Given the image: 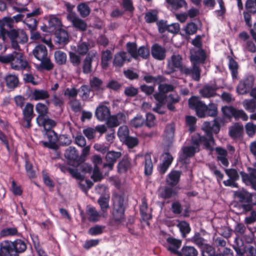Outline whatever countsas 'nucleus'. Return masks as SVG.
Returning a JSON list of instances; mask_svg holds the SVG:
<instances>
[{
    "label": "nucleus",
    "mask_w": 256,
    "mask_h": 256,
    "mask_svg": "<svg viewBox=\"0 0 256 256\" xmlns=\"http://www.w3.org/2000/svg\"><path fill=\"white\" fill-rule=\"evenodd\" d=\"M1 34L3 40L6 38H10L12 48L16 50H20L19 43H25L28 40L26 34L23 30L12 28L8 30L2 28Z\"/></svg>",
    "instance_id": "obj_4"
},
{
    "label": "nucleus",
    "mask_w": 256,
    "mask_h": 256,
    "mask_svg": "<svg viewBox=\"0 0 256 256\" xmlns=\"http://www.w3.org/2000/svg\"><path fill=\"white\" fill-rule=\"evenodd\" d=\"M196 117L192 116H186V122L189 127V131L193 132L196 130Z\"/></svg>",
    "instance_id": "obj_54"
},
{
    "label": "nucleus",
    "mask_w": 256,
    "mask_h": 256,
    "mask_svg": "<svg viewBox=\"0 0 256 256\" xmlns=\"http://www.w3.org/2000/svg\"><path fill=\"white\" fill-rule=\"evenodd\" d=\"M166 50L165 48L155 43L151 47V54L153 58L158 60H163L166 58Z\"/></svg>",
    "instance_id": "obj_19"
},
{
    "label": "nucleus",
    "mask_w": 256,
    "mask_h": 256,
    "mask_svg": "<svg viewBox=\"0 0 256 256\" xmlns=\"http://www.w3.org/2000/svg\"><path fill=\"white\" fill-rule=\"evenodd\" d=\"M243 104L245 109L248 112H253L256 110V100H244Z\"/></svg>",
    "instance_id": "obj_48"
},
{
    "label": "nucleus",
    "mask_w": 256,
    "mask_h": 256,
    "mask_svg": "<svg viewBox=\"0 0 256 256\" xmlns=\"http://www.w3.org/2000/svg\"><path fill=\"white\" fill-rule=\"evenodd\" d=\"M0 62L4 64L10 63L12 68L16 70H24L30 68L28 62L24 60L23 54L16 51L6 56H0Z\"/></svg>",
    "instance_id": "obj_6"
},
{
    "label": "nucleus",
    "mask_w": 256,
    "mask_h": 256,
    "mask_svg": "<svg viewBox=\"0 0 256 256\" xmlns=\"http://www.w3.org/2000/svg\"><path fill=\"white\" fill-rule=\"evenodd\" d=\"M93 58L92 56L87 55L83 62L82 71L84 74H88L92 72V64Z\"/></svg>",
    "instance_id": "obj_41"
},
{
    "label": "nucleus",
    "mask_w": 256,
    "mask_h": 256,
    "mask_svg": "<svg viewBox=\"0 0 256 256\" xmlns=\"http://www.w3.org/2000/svg\"><path fill=\"white\" fill-rule=\"evenodd\" d=\"M42 12L40 8H38L32 12L28 13L26 14V18L25 20V22L28 26L32 30H35L36 29L38 23L36 20L32 17L39 16Z\"/></svg>",
    "instance_id": "obj_21"
},
{
    "label": "nucleus",
    "mask_w": 256,
    "mask_h": 256,
    "mask_svg": "<svg viewBox=\"0 0 256 256\" xmlns=\"http://www.w3.org/2000/svg\"><path fill=\"white\" fill-rule=\"evenodd\" d=\"M112 200V220L116 224H122L125 221L124 199L122 196L114 194Z\"/></svg>",
    "instance_id": "obj_5"
},
{
    "label": "nucleus",
    "mask_w": 256,
    "mask_h": 256,
    "mask_svg": "<svg viewBox=\"0 0 256 256\" xmlns=\"http://www.w3.org/2000/svg\"><path fill=\"white\" fill-rule=\"evenodd\" d=\"M254 78L252 76L244 78L240 81L237 88L236 91L240 94H248L253 86Z\"/></svg>",
    "instance_id": "obj_12"
},
{
    "label": "nucleus",
    "mask_w": 256,
    "mask_h": 256,
    "mask_svg": "<svg viewBox=\"0 0 256 256\" xmlns=\"http://www.w3.org/2000/svg\"><path fill=\"white\" fill-rule=\"evenodd\" d=\"M144 124V120L142 116L138 115L132 118L130 122V124L132 127L138 128L142 126Z\"/></svg>",
    "instance_id": "obj_51"
},
{
    "label": "nucleus",
    "mask_w": 256,
    "mask_h": 256,
    "mask_svg": "<svg viewBox=\"0 0 256 256\" xmlns=\"http://www.w3.org/2000/svg\"><path fill=\"white\" fill-rule=\"evenodd\" d=\"M112 58V54L109 50L102 52L100 65L103 70H106L109 66V62Z\"/></svg>",
    "instance_id": "obj_28"
},
{
    "label": "nucleus",
    "mask_w": 256,
    "mask_h": 256,
    "mask_svg": "<svg viewBox=\"0 0 256 256\" xmlns=\"http://www.w3.org/2000/svg\"><path fill=\"white\" fill-rule=\"evenodd\" d=\"M168 4H170L172 8L174 10H178L187 6L185 0H172Z\"/></svg>",
    "instance_id": "obj_62"
},
{
    "label": "nucleus",
    "mask_w": 256,
    "mask_h": 256,
    "mask_svg": "<svg viewBox=\"0 0 256 256\" xmlns=\"http://www.w3.org/2000/svg\"><path fill=\"white\" fill-rule=\"evenodd\" d=\"M51 102L55 106L62 107L64 106V102L62 96L58 95L56 92L52 94V98L50 100Z\"/></svg>",
    "instance_id": "obj_53"
},
{
    "label": "nucleus",
    "mask_w": 256,
    "mask_h": 256,
    "mask_svg": "<svg viewBox=\"0 0 256 256\" xmlns=\"http://www.w3.org/2000/svg\"><path fill=\"white\" fill-rule=\"evenodd\" d=\"M104 228V226L96 225L89 229L88 234L92 236L100 234L103 232Z\"/></svg>",
    "instance_id": "obj_58"
},
{
    "label": "nucleus",
    "mask_w": 256,
    "mask_h": 256,
    "mask_svg": "<svg viewBox=\"0 0 256 256\" xmlns=\"http://www.w3.org/2000/svg\"><path fill=\"white\" fill-rule=\"evenodd\" d=\"M78 184L80 188L84 192H86L93 185V182L100 181L102 177H91L92 181L88 180L86 177H74Z\"/></svg>",
    "instance_id": "obj_17"
},
{
    "label": "nucleus",
    "mask_w": 256,
    "mask_h": 256,
    "mask_svg": "<svg viewBox=\"0 0 256 256\" xmlns=\"http://www.w3.org/2000/svg\"><path fill=\"white\" fill-rule=\"evenodd\" d=\"M110 108L104 104H100L95 111V116L96 118L101 122L106 121L110 116Z\"/></svg>",
    "instance_id": "obj_22"
},
{
    "label": "nucleus",
    "mask_w": 256,
    "mask_h": 256,
    "mask_svg": "<svg viewBox=\"0 0 256 256\" xmlns=\"http://www.w3.org/2000/svg\"><path fill=\"white\" fill-rule=\"evenodd\" d=\"M228 68L231 72L232 76L233 78H236L238 75V62L231 56H228Z\"/></svg>",
    "instance_id": "obj_42"
},
{
    "label": "nucleus",
    "mask_w": 256,
    "mask_h": 256,
    "mask_svg": "<svg viewBox=\"0 0 256 256\" xmlns=\"http://www.w3.org/2000/svg\"><path fill=\"white\" fill-rule=\"evenodd\" d=\"M130 162L127 158L124 157L118 164V172L120 174H124L130 168Z\"/></svg>",
    "instance_id": "obj_36"
},
{
    "label": "nucleus",
    "mask_w": 256,
    "mask_h": 256,
    "mask_svg": "<svg viewBox=\"0 0 256 256\" xmlns=\"http://www.w3.org/2000/svg\"><path fill=\"white\" fill-rule=\"evenodd\" d=\"M180 188L178 187L174 188L168 186L161 187L159 189L158 196L164 200L172 198L177 196Z\"/></svg>",
    "instance_id": "obj_18"
},
{
    "label": "nucleus",
    "mask_w": 256,
    "mask_h": 256,
    "mask_svg": "<svg viewBox=\"0 0 256 256\" xmlns=\"http://www.w3.org/2000/svg\"><path fill=\"white\" fill-rule=\"evenodd\" d=\"M69 55L70 62L74 66H78L81 62L80 56L77 55L76 53L72 52H69Z\"/></svg>",
    "instance_id": "obj_64"
},
{
    "label": "nucleus",
    "mask_w": 256,
    "mask_h": 256,
    "mask_svg": "<svg viewBox=\"0 0 256 256\" xmlns=\"http://www.w3.org/2000/svg\"><path fill=\"white\" fill-rule=\"evenodd\" d=\"M150 210L148 209V204L144 198L142 200V204L140 206V212L142 218L144 220H149L152 218Z\"/></svg>",
    "instance_id": "obj_37"
},
{
    "label": "nucleus",
    "mask_w": 256,
    "mask_h": 256,
    "mask_svg": "<svg viewBox=\"0 0 256 256\" xmlns=\"http://www.w3.org/2000/svg\"><path fill=\"white\" fill-rule=\"evenodd\" d=\"M36 110L38 114L36 118V121L46 117L48 112V106L42 102H38L36 105Z\"/></svg>",
    "instance_id": "obj_35"
},
{
    "label": "nucleus",
    "mask_w": 256,
    "mask_h": 256,
    "mask_svg": "<svg viewBox=\"0 0 256 256\" xmlns=\"http://www.w3.org/2000/svg\"><path fill=\"white\" fill-rule=\"evenodd\" d=\"M188 105L190 109L196 112L198 118L216 117L214 119L217 118L218 110L215 104L210 103L207 106L198 96H192L188 100Z\"/></svg>",
    "instance_id": "obj_2"
},
{
    "label": "nucleus",
    "mask_w": 256,
    "mask_h": 256,
    "mask_svg": "<svg viewBox=\"0 0 256 256\" xmlns=\"http://www.w3.org/2000/svg\"><path fill=\"white\" fill-rule=\"evenodd\" d=\"M36 122L39 126L43 127L46 132L54 130L52 128L56 125V122L48 116L44 117L40 120H36Z\"/></svg>",
    "instance_id": "obj_25"
},
{
    "label": "nucleus",
    "mask_w": 256,
    "mask_h": 256,
    "mask_svg": "<svg viewBox=\"0 0 256 256\" xmlns=\"http://www.w3.org/2000/svg\"><path fill=\"white\" fill-rule=\"evenodd\" d=\"M77 10L80 16L83 18L87 17L90 13V8L88 5L85 2H82L77 6Z\"/></svg>",
    "instance_id": "obj_39"
},
{
    "label": "nucleus",
    "mask_w": 256,
    "mask_h": 256,
    "mask_svg": "<svg viewBox=\"0 0 256 256\" xmlns=\"http://www.w3.org/2000/svg\"><path fill=\"white\" fill-rule=\"evenodd\" d=\"M62 26V24L60 18L55 16H50L48 20V32H54L61 28Z\"/></svg>",
    "instance_id": "obj_27"
},
{
    "label": "nucleus",
    "mask_w": 256,
    "mask_h": 256,
    "mask_svg": "<svg viewBox=\"0 0 256 256\" xmlns=\"http://www.w3.org/2000/svg\"><path fill=\"white\" fill-rule=\"evenodd\" d=\"M216 88L215 86L205 85L200 90V94L204 98H210L216 95Z\"/></svg>",
    "instance_id": "obj_34"
},
{
    "label": "nucleus",
    "mask_w": 256,
    "mask_h": 256,
    "mask_svg": "<svg viewBox=\"0 0 256 256\" xmlns=\"http://www.w3.org/2000/svg\"><path fill=\"white\" fill-rule=\"evenodd\" d=\"M144 174L148 176L152 174L153 170V164L150 154H146L144 156Z\"/></svg>",
    "instance_id": "obj_38"
},
{
    "label": "nucleus",
    "mask_w": 256,
    "mask_h": 256,
    "mask_svg": "<svg viewBox=\"0 0 256 256\" xmlns=\"http://www.w3.org/2000/svg\"><path fill=\"white\" fill-rule=\"evenodd\" d=\"M234 107L233 106H225L222 108V112L225 118H232V115L234 110Z\"/></svg>",
    "instance_id": "obj_61"
},
{
    "label": "nucleus",
    "mask_w": 256,
    "mask_h": 256,
    "mask_svg": "<svg viewBox=\"0 0 256 256\" xmlns=\"http://www.w3.org/2000/svg\"><path fill=\"white\" fill-rule=\"evenodd\" d=\"M109 200L110 197L108 196H100L98 200V202L100 208L102 218H106L108 216V210L109 208Z\"/></svg>",
    "instance_id": "obj_31"
},
{
    "label": "nucleus",
    "mask_w": 256,
    "mask_h": 256,
    "mask_svg": "<svg viewBox=\"0 0 256 256\" xmlns=\"http://www.w3.org/2000/svg\"><path fill=\"white\" fill-rule=\"evenodd\" d=\"M132 60L131 57L128 52L120 51L116 53L112 60V66L115 68H121L126 63L130 62Z\"/></svg>",
    "instance_id": "obj_11"
},
{
    "label": "nucleus",
    "mask_w": 256,
    "mask_h": 256,
    "mask_svg": "<svg viewBox=\"0 0 256 256\" xmlns=\"http://www.w3.org/2000/svg\"><path fill=\"white\" fill-rule=\"evenodd\" d=\"M26 95L30 100L35 101L45 100L50 97L46 90L36 88L27 92Z\"/></svg>",
    "instance_id": "obj_13"
},
{
    "label": "nucleus",
    "mask_w": 256,
    "mask_h": 256,
    "mask_svg": "<svg viewBox=\"0 0 256 256\" xmlns=\"http://www.w3.org/2000/svg\"><path fill=\"white\" fill-rule=\"evenodd\" d=\"M175 126L173 123L168 124L165 128L164 134L168 140H172L174 136Z\"/></svg>",
    "instance_id": "obj_45"
},
{
    "label": "nucleus",
    "mask_w": 256,
    "mask_h": 256,
    "mask_svg": "<svg viewBox=\"0 0 256 256\" xmlns=\"http://www.w3.org/2000/svg\"><path fill=\"white\" fill-rule=\"evenodd\" d=\"M224 122V120L222 118H216L212 122H204L202 130L204 132L206 136H201L198 133H196L192 136L191 141L192 146H185L183 148V153L186 157L194 156L196 152L199 151L200 144H202L206 148L212 150V144H214L213 133L218 134Z\"/></svg>",
    "instance_id": "obj_1"
},
{
    "label": "nucleus",
    "mask_w": 256,
    "mask_h": 256,
    "mask_svg": "<svg viewBox=\"0 0 256 256\" xmlns=\"http://www.w3.org/2000/svg\"><path fill=\"white\" fill-rule=\"evenodd\" d=\"M91 90L89 86L86 84L82 85L78 89L80 96L83 101H86L90 97V94Z\"/></svg>",
    "instance_id": "obj_43"
},
{
    "label": "nucleus",
    "mask_w": 256,
    "mask_h": 256,
    "mask_svg": "<svg viewBox=\"0 0 256 256\" xmlns=\"http://www.w3.org/2000/svg\"><path fill=\"white\" fill-rule=\"evenodd\" d=\"M54 32L58 44H66L68 42V34L66 30L61 28Z\"/></svg>",
    "instance_id": "obj_32"
},
{
    "label": "nucleus",
    "mask_w": 256,
    "mask_h": 256,
    "mask_svg": "<svg viewBox=\"0 0 256 256\" xmlns=\"http://www.w3.org/2000/svg\"><path fill=\"white\" fill-rule=\"evenodd\" d=\"M68 18L76 30L80 32H84L86 30L88 25L84 20L76 16L74 14H68Z\"/></svg>",
    "instance_id": "obj_20"
},
{
    "label": "nucleus",
    "mask_w": 256,
    "mask_h": 256,
    "mask_svg": "<svg viewBox=\"0 0 256 256\" xmlns=\"http://www.w3.org/2000/svg\"><path fill=\"white\" fill-rule=\"evenodd\" d=\"M64 156L70 162H74L76 164L83 162L86 160L85 158L79 156L78 150L72 146L66 150Z\"/></svg>",
    "instance_id": "obj_14"
},
{
    "label": "nucleus",
    "mask_w": 256,
    "mask_h": 256,
    "mask_svg": "<svg viewBox=\"0 0 256 256\" xmlns=\"http://www.w3.org/2000/svg\"><path fill=\"white\" fill-rule=\"evenodd\" d=\"M122 156V153L120 152L109 151L108 152L105 157V160L106 162L103 164L104 168H108L110 170L114 168V163Z\"/></svg>",
    "instance_id": "obj_15"
},
{
    "label": "nucleus",
    "mask_w": 256,
    "mask_h": 256,
    "mask_svg": "<svg viewBox=\"0 0 256 256\" xmlns=\"http://www.w3.org/2000/svg\"><path fill=\"white\" fill-rule=\"evenodd\" d=\"M78 164V166L76 169L77 175L82 176L81 175V174H92L90 176H102L100 168L96 166L94 168L91 164L84 162Z\"/></svg>",
    "instance_id": "obj_10"
},
{
    "label": "nucleus",
    "mask_w": 256,
    "mask_h": 256,
    "mask_svg": "<svg viewBox=\"0 0 256 256\" xmlns=\"http://www.w3.org/2000/svg\"><path fill=\"white\" fill-rule=\"evenodd\" d=\"M178 255L182 256H197L198 252L195 248L192 246H184Z\"/></svg>",
    "instance_id": "obj_40"
},
{
    "label": "nucleus",
    "mask_w": 256,
    "mask_h": 256,
    "mask_svg": "<svg viewBox=\"0 0 256 256\" xmlns=\"http://www.w3.org/2000/svg\"><path fill=\"white\" fill-rule=\"evenodd\" d=\"M136 54L138 57L140 56L144 59H147L150 56V50L146 46H142L138 49Z\"/></svg>",
    "instance_id": "obj_60"
},
{
    "label": "nucleus",
    "mask_w": 256,
    "mask_h": 256,
    "mask_svg": "<svg viewBox=\"0 0 256 256\" xmlns=\"http://www.w3.org/2000/svg\"><path fill=\"white\" fill-rule=\"evenodd\" d=\"M124 144L128 148H132L136 146L138 144V138L128 136L124 140Z\"/></svg>",
    "instance_id": "obj_57"
},
{
    "label": "nucleus",
    "mask_w": 256,
    "mask_h": 256,
    "mask_svg": "<svg viewBox=\"0 0 256 256\" xmlns=\"http://www.w3.org/2000/svg\"><path fill=\"white\" fill-rule=\"evenodd\" d=\"M234 196L239 202H250L253 198H256V194H252L244 190L235 192ZM254 204H256V202Z\"/></svg>",
    "instance_id": "obj_24"
},
{
    "label": "nucleus",
    "mask_w": 256,
    "mask_h": 256,
    "mask_svg": "<svg viewBox=\"0 0 256 256\" xmlns=\"http://www.w3.org/2000/svg\"><path fill=\"white\" fill-rule=\"evenodd\" d=\"M26 248V242L21 240L5 241L2 243V252L3 256H18V253L24 252Z\"/></svg>",
    "instance_id": "obj_7"
},
{
    "label": "nucleus",
    "mask_w": 256,
    "mask_h": 256,
    "mask_svg": "<svg viewBox=\"0 0 256 256\" xmlns=\"http://www.w3.org/2000/svg\"><path fill=\"white\" fill-rule=\"evenodd\" d=\"M246 12L252 14L256 13V2L254 0H247L245 4Z\"/></svg>",
    "instance_id": "obj_63"
},
{
    "label": "nucleus",
    "mask_w": 256,
    "mask_h": 256,
    "mask_svg": "<svg viewBox=\"0 0 256 256\" xmlns=\"http://www.w3.org/2000/svg\"><path fill=\"white\" fill-rule=\"evenodd\" d=\"M206 58L205 51L203 49L191 52L190 60L192 64L190 69V76L192 80L198 82L200 78L201 70L200 66V64H204Z\"/></svg>",
    "instance_id": "obj_3"
},
{
    "label": "nucleus",
    "mask_w": 256,
    "mask_h": 256,
    "mask_svg": "<svg viewBox=\"0 0 256 256\" xmlns=\"http://www.w3.org/2000/svg\"><path fill=\"white\" fill-rule=\"evenodd\" d=\"M86 214L88 220L90 222H98L101 218H102V213L90 205L86 206Z\"/></svg>",
    "instance_id": "obj_23"
},
{
    "label": "nucleus",
    "mask_w": 256,
    "mask_h": 256,
    "mask_svg": "<svg viewBox=\"0 0 256 256\" xmlns=\"http://www.w3.org/2000/svg\"><path fill=\"white\" fill-rule=\"evenodd\" d=\"M243 131V126L238 122H236L230 128L228 134L231 138L236 139L242 136Z\"/></svg>",
    "instance_id": "obj_26"
},
{
    "label": "nucleus",
    "mask_w": 256,
    "mask_h": 256,
    "mask_svg": "<svg viewBox=\"0 0 256 256\" xmlns=\"http://www.w3.org/2000/svg\"><path fill=\"white\" fill-rule=\"evenodd\" d=\"M58 168L60 171L65 174H70L71 176H81L80 175H77L76 172L75 168H70V166L64 164H58Z\"/></svg>",
    "instance_id": "obj_55"
},
{
    "label": "nucleus",
    "mask_w": 256,
    "mask_h": 256,
    "mask_svg": "<svg viewBox=\"0 0 256 256\" xmlns=\"http://www.w3.org/2000/svg\"><path fill=\"white\" fill-rule=\"evenodd\" d=\"M184 30L187 35H192L196 34L198 30V26L193 22L188 23L185 28Z\"/></svg>",
    "instance_id": "obj_56"
},
{
    "label": "nucleus",
    "mask_w": 256,
    "mask_h": 256,
    "mask_svg": "<svg viewBox=\"0 0 256 256\" xmlns=\"http://www.w3.org/2000/svg\"><path fill=\"white\" fill-rule=\"evenodd\" d=\"M34 56L38 60H40L46 58L48 52L46 48L43 44L36 46L32 51Z\"/></svg>",
    "instance_id": "obj_30"
},
{
    "label": "nucleus",
    "mask_w": 256,
    "mask_h": 256,
    "mask_svg": "<svg viewBox=\"0 0 256 256\" xmlns=\"http://www.w3.org/2000/svg\"><path fill=\"white\" fill-rule=\"evenodd\" d=\"M232 118H234L236 120L242 119L244 121H246L248 120L247 114L242 110H238L235 108L232 115Z\"/></svg>",
    "instance_id": "obj_49"
},
{
    "label": "nucleus",
    "mask_w": 256,
    "mask_h": 256,
    "mask_svg": "<svg viewBox=\"0 0 256 256\" xmlns=\"http://www.w3.org/2000/svg\"><path fill=\"white\" fill-rule=\"evenodd\" d=\"M45 136H46L48 142L41 141L40 143L42 146L50 149L56 150L58 148L56 142L58 136L54 130H50L46 132Z\"/></svg>",
    "instance_id": "obj_16"
},
{
    "label": "nucleus",
    "mask_w": 256,
    "mask_h": 256,
    "mask_svg": "<svg viewBox=\"0 0 256 256\" xmlns=\"http://www.w3.org/2000/svg\"><path fill=\"white\" fill-rule=\"evenodd\" d=\"M166 240L168 243V246H167L168 250L173 254H179L180 252L178 250L181 246V240L172 238H167Z\"/></svg>",
    "instance_id": "obj_29"
},
{
    "label": "nucleus",
    "mask_w": 256,
    "mask_h": 256,
    "mask_svg": "<svg viewBox=\"0 0 256 256\" xmlns=\"http://www.w3.org/2000/svg\"><path fill=\"white\" fill-rule=\"evenodd\" d=\"M146 126L151 128L154 127L156 125V119L155 116L150 112H148L146 114V119L144 120Z\"/></svg>",
    "instance_id": "obj_52"
},
{
    "label": "nucleus",
    "mask_w": 256,
    "mask_h": 256,
    "mask_svg": "<svg viewBox=\"0 0 256 256\" xmlns=\"http://www.w3.org/2000/svg\"><path fill=\"white\" fill-rule=\"evenodd\" d=\"M128 52L130 54L133 58H138L137 46L134 42H128L126 44Z\"/></svg>",
    "instance_id": "obj_50"
},
{
    "label": "nucleus",
    "mask_w": 256,
    "mask_h": 256,
    "mask_svg": "<svg viewBox=\"0 0 256 256\" xmlns=\"http://www.w3.org/2000/svg\"><path fill=\"white\" fill-rule=\"evenodd\" d=\"M14 19L11 17L6 16L0 20V28L1 32L2 28H6L5 26H6L10 30L14 28Z\"/></svg>",
    "instance_id": "obj_46"
},
{
    "label": "nucleus",
    "mask_w": 256,
    "mask_h": 256,
    "mask_svg": "<svg viewBox=\"0 0 256 256\" xmlns=\"http://www.w3.org/2000/svg\"><path fill=\"white\" fill-rule=\"evenodd\" d=\"M118 135L121 140H124L129 136V130L128 128L126 126L120 127L118 130Z\"/></svg>",
    "instance_id": "obj_59"
},
{
    "label": "nucleus",
    "mask_w": 256,
    "mask_h": 256,
    "mask_svg": "<svg viewBox=\"0 0 256 256\" xmlns=\"http://www.w3.org/2000/svg\"><path fill=\"white\" fill-rule=\"evenodd\" d=\"M54 56L56 62L58 65H62L66 63L67 56L65 52L60 50L56 51Z\"/></svg>",
    "instance_id": "obj_44"
},
{
    "label": "nucleus",
    "mask_w": 256,
    "mask_h": 256,
    "mask_svg": "<svg viewBox=\"0 0 256 256\" xmlns=\"http://www.w3.org/2000/svg\"><path fill=\"white\" fill-rule=\"evenodd\" d=\"M102 84L103 81L96 76H94L90 80V88L96 91H99L102 89Z\"/></svg>",
    "instance_id": "obj_47"
},
{
    "label": "nucleus",
    "mask_w": 256,
    "mask_h": 256,
    "mask_svg": "<svg viewBox=\"0 0 256 256\" xmlns=\"http://www.w3.org/2000/svg\"><path fill=\"white\" fill-rule=\"evenodd\" d=\"M182 58L180 54H172L170 60L168 62L167 68L169 72L168 74H170L176 72V69L186 76H190V69L186 66L182 65Z\"/></svg>",
    "instance_id": "obj_8"
},
{
    "label": "nucleus",
    "mask_w": 256,
    "mask_h": 256,
    "mask_svg": "<svg viewBox=\"0 0 256 256\" xmlns=\"http://www.w3.org/2000/svg\"><path fill=\"white\" fill-rule=\"evenodd\" d=\"M34 108V106L33 104L27 102L22 109V125L26 128H30L32 126V121L35 116Z\"/></svg>",
    "instance_id": "obj_9"
},
{
    "label": "nucleus",
    "mask_w": 256,
    "mask_h": 256,
    "mask_svg": "<svg viewBox=\"0 0 256 256\" xmlns=\"http://www.w3.org/2000/svg\"><path fill=\"white\" fill-rule=\"evenodd\" d=\"M6 86L10 89H14L18 86L19 80L18 76L8 74L4 78Z\"/></svg>",
    "instance_id": "obj_33"
}]
</instances>
